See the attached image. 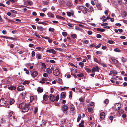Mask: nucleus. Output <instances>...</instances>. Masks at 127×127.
<instances>
[{"instance_id":"12","label":"nucleus","mask_w":127,"mask_h":127,"mask_svg":"<svg viewBox=\"0 0 127 127\" xmlns=\"http://www.w3.org/2000/svg\"><path fill=\"white\" fill-rule=\"evenodd\" d=\"M105 114L104 113L102 112L100 113V117L102 120L103 119L105 118Z\"/></svg>"},{"instance_id":"22","label":"nucleus","mask_w":127,"mask_h":127,"mask_svg":"<svg viewBox=\"0 0 127 127\" xmlns=\"http://www.w3.org/2000/svg\"><path fill=\"white\" fill-rule=\"evenodd\" d=\"M66 95V93L65 92H63L62 93L61 95V98H63L65 97Z\"/></svg>"},{"instance_id":"3","label":"nucleus","mask_w":127,"mask_h":127,"mask_svg":"<svg viewBox=\"0 0 127 127\" xmlns=\"http://www.w3.org/2000/svg\"><path fill=\"white\" fill-rule=\"evenodd\" d=\"M59 98V95H57L56 96L50 94L49 95V99L50 100L52 101H54L55 100L57 101Z\"/></svg>"},{"instance_id":"29","label":"nucleus","mask_w":127,"mask_h":127,"mask_svg":"<svg viewBox=\"0 0 127 127\" xmlns=\"http://www.w3.org/2000/svg\"><path fill=\"white\" fill-rule=\"evenodd\" d=\"M97 30L98 31H100L101 32H103L105 31V30L103 29H101L100 28H97Z\"/></svg>"},{"instance_id":"60","label":"nucleus","mask_w":127,"mask_h":127,"mask_svg":"<svg viewBox=\"0 0 127 127\" xmlns=\"http://www.w3.org/2000/svg\"><path fill=\"white\" fill-rule=\"evenodd\" d=\"M37 58L38 59H41V55L40 54H37Z\"/></svg>"},{"instance_id":"57","label":"nucleus","mask_w":127,"mask_h":127,"mask_svg":"<svg viewBox=\"0 0 127 127\" xmlns=\"http://www.w3.org/2000/svg\"><path fill=\"white\" fill-rule=\"evenodd\" d=\"M92 31H88V34L89 35H91L92 34Z\"/></svg>"},{"instance_id":"30","label":"nucleus","mask_w":127,"mask_h":127,"mask_svg":"<svg viewBox=\"0 0 127 127\" xmlns=\"http://www.w3.org/2000/svg\"><path fill=\"white\" fill-rule=\"evenodd\" d=\"M13 112L11 111L9 112L8 113V115H7V116L8 117H10L13 114Z\"/></svg>"},{"instance_id":"43","label":"nucleus","mask_w":127,"mask_h":127,"mask_svg":"<svg viewBox=\"0 0 127 127\" xmlns=\"http://www.w3.org/2000/svg\"><path fill=\"white\" fill-rule=\"evenodd\" d=\"M38 108L37 107H36L34 108V112L35 114H36Z\"/></svg>"},{"instance_id":"24","label":"nucleus","mask_w":127,"mask_h":127,"mask_svg":"<svg viewBox=\"0 0 127 127\" xmlns=\"http://www.w3.org/2000/svg\"><path fill=\"white\" fill-rule=\"evenodd\" d=\"M47 15L49 17H51L53 18L54 17V15L53 14L50 12H49L47 13Z\"/></svg>"},{"instance_id":"10","label":"nucleus","mask_w":127,"mask_h":127,"mask_svg":"<svg viewBox=\"0 0 127 127\" xmlns=\"http://www.w3.org/2000/svg\"><path fill=\"white\" fill-rule=\"evenodd\" d=\"M34 100V98L33 96H30V104H31V105H32L31 103H32L33 104H34L35 103V102L33 100Z\"/></svg>"},{"instance_id":"13","label":"nucleus","mask_w":127,"mask_h":127,"mask_svg":"<svg viewBox=\"0 0 127 127\" xmlns=\"http://www.w3.org/2000/svg\"><path fill=\"white\" fill-rule=\"evenodd\" d=\"M71 13L70 12H67V15L69 17L71 16V15L73 16L74 15V12L72 10L70 11Z\"/></svg>"},{"instance_id":"14","label":"nucleus","mask_w":127,"mask_h":127,"mask_svg":"<svg viewBox=\"0 0 127 127\" xmlns=\"http://www.w3.org/2000/svg\"><path fill=\"white\" fill-rule=\"evenodd\" d=\"M69 109L70 111H73L75 110V107L73 104H70L69 107Z\"/></svg>"},{"instance_id":"55","label":"nucleus","mask_w":127,"mask_h":127,"mask_svg":"<svg viewBox=\"0 0 127 127\" xmlns=\"http://www.w3.org/2000/svg\"><path fill=\"white\" fill-rule=\"evenodd\" d=\"M41 79L42 81H44V82L45 81H46L47 80V79L46 78H42Z\"/></svg>"},{"instance_id":"37","label":"nucleus","mask_w":127,"mask_h":127,"mask_svg":"<svg viewBox=\"0 0 127 127\" xmlns=\"http://www.w3.org/2000/svg\"><path fill=\"white\" fill-rule=\"evenodd\" d=\"M122 61L124 63H125L127 61V59L126 58H125L123 57L122 58Z\"/></svg>"},{"instance_id":"54","label":"nucleus","mask_w":127,"mask_h":127,"mask_svg":"<svg viewBox=\"0 0 127 127\" xmlns=\"http://www.w3.org/2000/svg\"><path fill=\"white\" fill-rule=\"evenodd\" d=\"M119 112V113L123 114L124 112L123 110L122 109L119 110L118 111Z\"/></svg>"},{"instance_id":"42","label":"nucleus","mask_w":127,"mask_h":127,"mask_svg":"<svg viewBox=\"0 0 127 127\" xmlns=\"http://www.w3.org/2000/svg\"><path fill=\"white\" fill-rule=\"evenodd\" d=\"M75 29L76 30H79L81 31H82V29H80L77 26H76L75 27Z\"/></svg>"},{"instance_id":"49","label":"nucleus","mask_w":127,"mask_h":127,"mask_svg":"<svg viewBox=\"0 0 127 127\" xmlns=\"http://www.w3.org/2000/svg\"><path fill=\"white\" fill-rule=\"evenodd\" d=\"M79 100L80 101L82 102H83L84 101V99L82 97L80 98Z\"/></svg>"},{"instance_id":"4","label":"nucleus","mask_w":127,"mask_h":127,"mask_svg":"<svg viewBox=\"0 0 127 127\" xmlns=\"http://www.w3.org/2000/svg\"><path fill=\"white\" fill-rule=\"evenodd\" d=\"M66 4L69 8H71L73 5L72 2L69 0L66 1Z\"/></svg>"},{"instance_id":"46","label":"nucleus","mask_w":127,"mask_h":127,"mask_svg":"<svg viewBox=\"0 0 127 127\" xmlns=\"http://www.w3.org/2000/svg\"><path fill=\"white\" fill-rule=\"evenodd\" d=\"M71 37L73 38H75L77 37V35L75 34H73L71 35Z\"/></svg>"},{"instance_id":"38","label":"nucleus","mask_w":127,"mask_h":127,"mask_svg":"<svg viewBox=\"0 0 127 127\" xmlns=\"http://www.w3.org/2000/svg\"><path fill=\"white\" fill-rule=\"evenodd\" d=\"M114 51L116 52H120L121 51V50L118 48H116L114 49Z\"/></svg>"},{"instance_id":"59","label":"nucleus","mask_w":127,"mask_h":127,"mask_svg":"<svg viewBox=\"0 0 127 127\" xmlns=\"http://www.w3.org/2000/svg\"><path fill=\"white\" fill-rule=\"evenodd\" d=\"M118 3L120 4H122V0H118Z\"/></svg>"},{"instance_id":"51","label":"nucleus","mask_w":127,"mask_h":127,"mask_svg":"<svg viewBox=\"0 0 127 127\" xmlns=\"http://www.w3.org/2000/svg\"><path fill=\"white\" fill-rule=\"evenodd\" d=\"M35 53L34 51H33L32 52V57H33L35 56Z\"/></svg>"},{"instance_id":"26","label":"nucleus","mask_w":127,"mask_h":127,"mask_svg":"<svg viewBox=\"0 0 127 127\" xmlns=\"http://www.w3.org/2000/svg\"><path fill=\"white\" fill-rule=\"evenodd\" d=\"M56 81L58 83L61 84L62 83V80L61 79L58 78L57 79Z\"/></svg>"},{"instance_id":"15","label":"nucleus","mask_w":127,"mask_h":127,"mask_svg":"<svg viewBox=\"0 0 127 127\" xmlns=\"http://www.w3.org/2000/svg\"><path fill=\"white\" fill-rule=\"evenodd\" d=\"M56 17L57 19H60L63 20H64L65 19L64 17L61 16L57 15H56Z\"/></svg>"},{"instance_id":"34","label":"nucleus","mask_w":127,"mask_h":127,"mask_svg":"<svg viewBox=\"0 0 127 127\" xmlns=\"http://www.w3.org/2000/svg\"><path fill=\"white\" fill-rule=\"evenodd\" d=\"M38 92H42L43 91V89L40 87H39L37 90Z\"/></svg>"},{"instance_id":"39","label":"nucleus","mask_w":127,"mask_h":127,"mask_svg":"<svg viewBox=\"0 0 127 127\" xmlns=\"http://www.w3.org/2000/svg\"><path fill=\"white\" fill-rule=\"evenodd\" d=\"M27 2L29 5H32L33 4V3L32 1L30 0H27Z\"/></svg>"},{"instance_id":"5","label":"nucleus","mask_w":127,"mask_h":127,"mask_svg":"<svg viewBox=\"0 0 127 127\" xmlns=\"http://www.w3.org/2000/svg\"><path fill=\"white\" fill-rule=\"evenodd\" d=\"M99 68L96 66L95 67H94L92 69V72L93 73H94L96 70L97 72L99 71Z\"/></svg>"},{"instance_id":"21","label":"nucleus","mask_w":127,"mask_h":127,"mask_svg":"<svg viewBox=\"0 0 127 127\" xmlns=\"http://www.w3.org/2000/svg\"><path fill=\"white\" fill-rule=\"evenodd\" d=\"M43 97L44 100L46 101L48 99L49 96L46 95H44L43 96Z\"/></svg>"},{"instance_id":"2","label":"nucleus","mask_w":127,"mask_h":127,"mask_svg":"<svg viewBox=\"0 0 127 127\" xmlns=\"http://www.w3.org/2000/svg\"><path fill=\"white\" fill-rule=\"evenodd\" d=\"M8 100L5 98H3L0 100V105L3 106H6L8 104Z\"/></svg>"},{"instance_id":"44","label":"nucleus","mask_w":127,"mask_h":127,"mask_svg":"<svg viewBox=\"0 0 127 127\" xmlns=\"http://www.w3.org/2000/svg\"><path fill=\"white\" fill-rule=\"evenodd\" d=\"M62 35L64 36H66L67 35V33L66 32H63L62 33Z\"/></svg>"},{"instance_id":"17","label":"nucleus","mask_w":127,"mask_h":127,"mask_svg":"<svg viewBox=\"0 0 127 127\" xmlns=\"http://www.w3.org/2000/svg\"><path fill=\"white\" fill-rule=\"evenodd\" d=\"M37 72L36 71H34L32 73L31 75L33 77H35L37 76Z\"/></svg>"},{"instance_id":"16","label":"nucleus","mask_w":127,"mask_h":127,"mask_svg":"<svg viewBox=\"0 0 127 127\" xmlns=\"http://www.w3.org/2000/svg\"><path fill=\"white\" fill-rule=\"evenodd\" d=\"M63 108L64 111H66L68 109V107L66 105L64 104L63 106Z\"/></svg>"},{"instance_id":"35","label":"nucleus","mask_w":127,"mask_h":127,"mask_svg":"<svg viewBox=\"0 0 127 127\" xmlns=\"http://www.w3.org/2000/svg\"><path fill=\"white\" fill-rule=\"evenodd\" d=\"M10 105L12 104L15 101L13 99H10Z\"/></svg>"},{"instance_id":"45","label":"nucleus","mask_w":127,"mask_h":127,"mask_svg":"<svg viewBox=\"0 0 127 127\" xmlns=\"http://www.w3.org/2000/svg\"><path fill=\"white\" fill-rule=\"evenodd\" d=\"M24 71H25L26 73L27 74H28L29 73V71L26 68H25L24 69Z\"/></svg>"},{"instance_id":"63","label":"nucleus","mask_w":127,"mask_h":127,"mask_svg":"<svg viewBox=\"0 0 127 127\" xmlns=\"http://www.w3.org/2000/svg\"><path fill=\"white\" fill-rule=\"evenodd\" d=\"M120 38H121L122 39H125L126 38V37L125 36H121L120 37Z\"/></svg>"},{"instance_id":"62","label":"nucleus","mask_w":127,"mask_h":127,"mask_svg":"<svg viewBox=\"0 0 127 127\" xmlns=\"http://www.w3.org/2000/svg\"><path fill=\"white\" fill-rule=\"evenodd\" d=\"M108 25V24L107 23H104L102 24L101 25V26H106Z\"/></svg>"},{"instance_id":"64","label":"nucleus","mask_w":127,"mask_h":127,"mask_svg":"<svg viewBox=\"0 0 127 127\" xmlns=\"http://www.w3.org/2000/svg\"><path fill=\"white\" fill-rule=\"evenodd\" d=\"M40 15L41 16L43 17L44 16L45 14L43 13H40Z\"/></svg>"},{"instance_id":"32","label":"nucleus","mask_w":127,"mask_h":127,"mask_svg":"<svg viewBox=\"0 0 127 127\" xmlns=\"http://www.w3.org/2000/svg\"><path fill=\"white\" fill-rule=\"evenodd\" d=\"M109 102V100L107 99H106L104 101V103L106 104H108Z\"/></svg>"},{"instance_id":"36","label":"nucleus","mask_w":127,"mask_h":127,"mask_svg":"<svg viewBox=\"0 0 127 127\" xmlns=\"http://www.w3.org/2000/svg\"><path fill=\"white\" fill-rule=\"evenodd\" d=\"M107 42L110 44H114L115 43L114 41L111 40H108Z\"/></svg>"},{"instance_id":"50","label":"nucleus","mask_w":127,"mask_h":127,"mask_svg":"<svg viewBox=\"0 0 127 127\" xmlns=\"http://www.w3.org/2000/svg\"><path fill=\"white\" fill-rule=\"evenodd\" d=\"M96 53L97 54L99 55H102V52L101 51H97L96 52Z\"/></svg>"},{"instance_id":"40","label":"nucleus","mask_w":127,"mask_h":127,"mask_svg":"<svg viewBox=\"0 0 127 127\" xmlns=\"http://www.w3.org/2000/svg\"><path fill=\"white\" fill-rule=\"evenodd\" d=\"M79 64V65L81 66V67L83 68V65H84V64L82 62H80Z\"/></svg>"},{"instance_id":"11","label":"nucleus","mask_w":127,"mask_h":127,"mask_svg":"<svg viewBox=\"0 0 127 127\" xmlns=\"http://www.w3.org/2000/svg\"><path fill=\"white\" fill-rule=\"evenodd\" d=\"M111 59L113 62L114 63V64L116 65L117 66V63L118 62V61L116 60L115 58L114 57H112Z\"/></svg>"},{"instance_id":"52","label":"nucleus","mask_w":127,"mask_h":127,"mask_svg":"<svg viewBox=\"0 0 127 127\" xmlns=\"http://www.w3.org/2000/svg\"><path fill=\"white\" fill-rule=\"evenodd\" d=\"M88 111L89 112H91L93 111V109L92 108L90 107L88 108Z\"/></svg>"},{"instance_id":"19","label":"nucleus","mask_w":127,"mask_h":127,"mask_svg":"<svg viewBox=\"0 0 127 127\" xmlns=\"http://www.w3.org/2000/svg\"><path fill=\"white\" fill-rule=\"evenodd\" d=\"M46 72L48 74H50L52 72V71L51 69L49 68H47L46 69Z\"/></svg>"},{"instance_id":"6","label":"nucleus","mask_w":127,"mask_h":127,"mask_svg":"<svg viewBox=\"0 0 127 127\" xmlns=\"http://www.w3.org/2000/svg\"><path fill=\"white\" fill-rule=\"evenodd\" d=\"M115 106L117 110H118L121 107V104L119 103H116L115 104Z\"/></svg>"},{"instance_id":"58","label":"nucleus","mask_w":127,"mask_h":127,"mask_svg":"<svg viewBox=\"0 0 127 127\" xmlns=\"http://www.w3.org/2000/svg\"><path fill=\"white\" fill-rule=\"evenodd\" d=\"M96 37L98 38H100L101 37V36L100 34H98L96 35Z\"/></svg>"},{"instance_id":"33","label":"nucleus","mask_w":127,"mask_h":127,"mask_svg":"<svg viewBox=\"0 0 127 127\" xmlns=\"http://www.w3.org/2000/svg\"><path fill=\"white\" fill-rule=\"evenodd\" d=\"M81 115L79 114L78 115V117L77 121V122H79V121L80 120V119H81Z\"/></svg>"},{"instance_id":"23","label":"nucleus","mask_w":127,"mask_h":127,"mask_svg":"<svg viewBox=\"0 0 127 127\" xmlns=\"http://www.w3.org/2000/svg\"><path fill=\"white\" fill-rule=\"evenodd\" d=\"M37 28L38 30L40 31H43L44 30L43 28L41 26H37Z\"/></svg>"},{"instance_id":"7","label":"nucleus","mask_w":127,"mask_h":127,"mask_svg":"<svg viewBox=\"0 0 127 127\" xmlns=\"http://www.w3.org/2000/svg\"><path fill=\"white\" fill-rule=\"evenodd\" d=\"M78 9L80 10H81L82 11L83 10H85L86 11L85 13H86L87 12V8H86V7H83V6H79L78 7Z\"/></svg>"},{"instance_id":"28","label":"nucleus","mask_w":127,"mask_h":127,"mask_svg":"<svg viewBox=\"0 0 127 127\" xmlns=\"http://www.w3.org/2000/svg\"><path fill=\"white\" fill-rule=\"evenodd\" d=\"M72 92L71 91L69 92V98L71 99L72 98Z\"/></svg>"},{"instance_id":"1","label":"nucleus","mask_w":127,"mask_h":127,"mask_svg":"<svg viewBox=\"0 0 127 127\" xmlns=\"http://www.w3.org/2000/svg\"><path fill=\"white\" fill-rule=\"evenodd\" d=\"M31 105V104L29 103L26 104L22 103L19 104V107L23 112H26L28 111L29 109V107Z\"/></svg>"},{"instance_id":"48","label":"nucleus","mask_w":127,"mask_h":127,"mask_svg":"<svg viewBox=\"0 0 127 127\" xmlns=\"http://www.w3.org/2000/svg\"><path fill=\"white\" fill-rule=\"evenodd\" d=\"M29 83V82L28 81H25L24 82L23 84V85L27 84H28Z\"/></svg>"},{"instance_id":"25","label":"nucleus","mask_w":127,"mask_h":127,"mask_svg":"<svg viewBox=\"0 0 127 127\" xmlns=\"http://www.w3.org/2000/svg\"><path fill=\"white\" fill-rule=\"evenodd\" d=\"M127 13L125 11H124L122 12V15L123 17H125L127 16Z\"/></svg>"},{"instance_id":"61","label":"nucleus","mask_w":127,"mask_h":127,"mask_svg":"<svg viewBox=\"0 0 127 127\" xmlns=\"http://www.w3.org/2000/svg\"><path fill=\"white\" fill-rule=\"evenodd\" d=\"M43 76L45 77H47L48 76L47 74L46 73H44L43 75Z\"/></svg>"},{"instance_id":"27","label":"nucleus","mask_w":127,"mask_h":127,"mask_svg":"<svg viewBox=\"0 0 127 127\" xmlns=\"http://www.w3.org/2000/svg\"><path fill=\"white\" fill-rule=\"evenodd\" d=\"M113 73L116 74L117 73V72L115 70H112L111 71L109 75H110Z\"/></svg>"},{"instance_id":"8","label":"nucleus","mask_w":127,"mask_h":127,"mask_svg":"<svg viewBox=\"0 0 127 127\" xmlns=\"http://www.w3.org/2000/svg\"><path fill=\"white\" fill-rule=\"evenodd\" d=\"M24 89V87L23 86H20L17 87V90L18 91H21L23 90Z\"/></svg>"},{"instance_id":"31","label":"nucleus","mask_w":127,"mask_h":127,"mask_svg":"<svg viewBox=\"0 0 127 127\" xmlns=\"http://www.w3.org/2000/svg\"><path fill=\"white\" fill-rule=\"evenodd\" d=\"M77 76L79 77H82L84 76V75L82 73H78L77 74Z\"/></svg>"},{"instance_id":"53","label":"nucleus","mask_w":127,"mask_h":127,"mask_svg":"<svg viewBox=\"0 0 127 127\" xmlns=\"http://www.w3.org/2000/svg\"><path fill=\"white\" fill-rule=\"evenodd\" d=\"M89 8L90 9V12H92L93 10V8L92 6L90 7Z\"/></svg>"},{"instance_id":"20","label":"nucleus","mask_w":127,"mask_h":127,"mask_svg":"<svg viewBox=\"0 0 127 127\" xmlns=\"http://www.w3.org/2000/svg\"><path fill=\"white\" fill-rule=\"evenodd\" d=\"M84 121H82L79 124V127H84Z\"/></svg>"},{"instance_id":"56","label":"nucleus","mask_w":127,"mask_h":127,"mask_svg":"<svg viewBox=\"0 0 127 127\" xmlns=\"http://www.w3.org/2000/svg\"><path fill=\"white\" fill-rule=\"evenodd\" d=\"M101 45V44L99 43L98 45H97L96 47L95 48L96 49L98 48H99Z\"/></svg>"},{"instance_id":"9","label":"nucleus","mask_w":127,"mask_h":127,"mask_svg":"<svg viewBox=\"0 0 127 127\" xmlns=\"http://www.w3.org/2000/svg\"><path fill=\"white\" fill-rule=\"evenodd\" d=\"M53 74L55 76H58L60 74V72L58 69H56L53 71Z\"/></svg>"},{"instance_id":"18","label":"nucleus","mask_w":127,"mask_h":127,"mask_svg":"<svg viewBox=\"0 0 127 127\" xmlns=\"http://www.w3.org/2000/svg\"><path fill=\"white\" fill-rule=\"evenodd\" d=\"M8 88L11 90H15L16 89V87L14 86H11L8 87Z\"/></svg>"},{"instance_id":"41","label":"nucleus","mask_w":127,"mask_h":127,"mask_svg":"<svg viewBox=\"0 0 127 127\" xmlns=\"http://www.w3.org/2000/svg\"><path fill=\"white\" fill-rule=\"evenodd\" d=\"M49 31L52 32L54 31L55 30L54 28H50L49 29Z\"/></svg>"},{"instance_id":"47","label":"nucleus","mask_w":127,"mask_h":127,"mask_svg":"<svg viewBox=\"0 0 127 127\" xmlns=\"http://www.w3.org/2000/svg\"><path fill=\"white\" fill-rule=\"evenodd\" d=\"M109 119L111 120V122H112L113 119V117L112 116H110L109 117Z\"/></svg>"}]
</instances>
